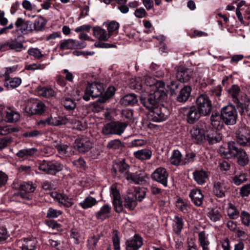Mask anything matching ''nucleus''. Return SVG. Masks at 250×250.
Wrapping results in <instances>:
<instances>
[{
	"label": "nucleus",
	"mask_w": 250,
	"mask_h": 250,
	"mask_svg": "<svg viewBox=\"0 0 250 250\" xmlns=\"http://www.w3.org/2000/svg\"><path fill=\"white\" fill-rule=\"evenodd\" d=\"M149 92V94L142 93L140 96L141 103L148 109H153L159 102L167 99V90L163 82H158Z\"/></svg>",
	"instance_id": "1"
},
{
	"label": "nucleus",
	"mask_w": 250,
	"mask_h": 250,
	"mask_svg": "<svg viewBox=\"0 0 250 250\" xmlns=\"http://www.w3.org/2000/svg\"><path fill=\"white\" fill-rule=\"evenodd\" d=\"M210 126L206 123L201 122L194 126L190 130V134L194 142L201 143L206 140V132L208 133Z\"/></svg>",
	"instance_id": "2"
},
{
	"label": "nucleus",
	"mask_w": 250,
	"mask_h": 250,
	"mask_svg": "<svg viewBox=\"0 0 250 250\" xmlns=\"http://www.w3.org/2000/svg\"><path fill=\"white\" fill-rule=\"evenodd\" d=\"M127 126L124 122H111L104 125L102 132L105 135H121Z\"/></svg>",
	"instance_id": "3"
},
{
	"label": "nucleus",
	"mask_w": 250,
	"mask_h": 250,
	"mask_svg": "<svg viewBox=\"0 0 250 250\" xmlns=\"http://www.w3.org/2000/svg\"><path fill=\"white\" fill-rule=\"evenodd\" d=\"M221 117L224 123L228 125H232L236 123L237 113L234 106L228 105L221 109Z\"/></svg>",
	"instance_id": "4"
},
{
	"label": "nucleus",
	"mask_w": 250,
	"mask_h": 250,
	"mask_svg": "<svg viewBox=\"0 0 250 250\" xmlns=\"http://www.w3.org/2000/svg\"><path fill=\"white\" fill-rule=\"evenodd\" d=\"M45 105L43 103L37 100L29 99L24 108V112L29 116L33 114H42L45 111Z\"/></svg>",
	"instance_id": "5"
},
{
	"label": "nucleus",
	"mask_w": 250,
	"mask_h": 250,
	"mask_svg": "<svg viewBox=\"0 0 250 250\" xmlns=\"http://www.w3.org/2000/svg\"><path fill=\"white\" fill-rule=\"evenodd\" d=\"M14 186L15 188H18L21 190L20 192L18 194V196L25 200L31 199V196L30 193L33 192L36 189V186L29 182H20L17 183H14Z\"/></svg>",
	"instance_id": "6"
},
{
	"label": "nucleus",
	"mask_w": 250,
	"mask_h": 250,
	"mask_svg": "<svg viewBox=\"0 0 250 250\" xmlns=\"http://www.w3.org/2000/svg\"><path fill=\"white\" fill-rule=\"evenodd\" d=\"M236 141L243 146H250V130L245 125L239 126L236 132Z\"/></svg>",
	"instance_id": "7"
},
{
	"label": "nucleus",
	"mask_w": 250,
	"mask_h": 250,
	"mask_svg": "<svg viewBox=\"0 0 250 250\" xmlns=\"http://www.w3.org/2000/svg\"><path fill=\"white\" fill-rule=\"evenodd\" d=\"M151 119L155 122H161L166 121L169 116V111L164 106H156L149 112Z\"/></svg>",
	"instance_id": "8"
},
{
	"label": "nucleus",
	"mask_w": 250,
	"mask_h": 250,
	"mask_svg": "<svg viewBox=\"0 0 250 250\" xmlns=\"http://www.w3.org/2000/svg\"><path fill=\"white\" fill-rule=\"evenodd\" d=\"M104 91L103 85L98 83H88L86 86L83 99L88 101L90 97H97L100 96Z\"/></svg>",
	"instance_id": "9"
},
{
	"label": "nucleus",
	"mask_w": 250,
	"mask_h": 250,
	"mask_svg": "<svg viewBox=\"0 0 250 250\" xmlns=\"http://www.w3.org/2000/svg\"><path fill=\"white\" fill-rule=\"evenodd\" d=\"M67 117L65 116H54L51 115L47 118L40 121L38 125H39L45 126H59L67 124Z\"/></svg>",
	"instance_id": "10"
},
{
	"label": "nucleus",
	"mask_w": 250,
	"mask_h": 250,
	"mask_svg": "<svg viewBox=\"0 0 250 250\" xmlns=\"http://www.w3.org/2000/svg\"><path fill=\"white\" fill-rule=\"evenodd\" d=\"M197 107L202 112V115H207L211 110V104L208 96L202 94L199 96L196 100Z\"/></svg>",
	"instance_id": "11"
},
{
	"label": "nucleus",
	"mask_w": 250,
	"mask_h": 250,
	"mask_svg": "<svg viewBox=\"0 0 250 250\" xmlns=\"http://www.w3.org/2000/svg\"><path fill=\"white\" fill-rule=\"evenodd\" d=\"M74 146L79 152L85 153L92 148V144L89 138L82 136L75 140Z\"/></svg>",
	"instance_id": "12"
},
{
	"label": "nucleus",
	"mask_w": 250,
	"mask_h": 250,
	"mask_svg": "<svg viewBox=\"0 0 250 250\" xmlns=\"http://www.w3.org/2000/svg\"><path fill=\"white\" fill-rule=\"evenodd\" d=\"M110 196L112 198V202L115 211L118 213L122 212L123 209V206L121 200L120 194L115 186H112L110 188Z\"/></svg>",
	"instance_id": "13"
},
{
	"label": "nucleus",
	"mask_w": 250,
	"mask_h": 250,
	"mask_svg": "<svg viewBox=\"0 0 250 250\" xmlns=\"http://www.w3.org/2000/svg\"><path fill=\"white\" fill-rule=\"evenodd\" d=\"M168 174L166 169L163 167L157 168L151 174L152 178L162 184L165 187L167 186Z\"/></svg>",
	"instance_id": "14"
},
{
	"label": "nucleus",
	"mask_w": 250,
	"mask_h": 250,
	"mask_svg": "<svg viewBox=\"0 0 250 250\" xmlns=\"http://www.w3.org/2000/svg\"><path fill=\"white\" fill-rule=\"evenodd\" d=\"M202 112L197 106L194 105L187 109L186 116L187 122L193 124L201 117Z\"/></svg>",
	"instance_id": "15"
},
{
	"label": "nucleus",
	"mask_w": 250,
	"mask_h": 250,
	"mask_svg": "<svg viewBox=\"0 0 250 250\" xmlns=\"http://www.w3.org/2000/svg\"><path fill=\"white\" fill-rule=\"evenodd\" d=\"M51 196L54 200L58 202L60 205L63 206L65 207L70 208L74 204L72 198H69L63 193L53 192L51 193Z\"/></svg>",
	"instance_id": "16"
},
{
	"label": "nucleus",
	"mask_w": 250,
	"mask_h": 250,
	"mask_svg": "<svg viewBox=\"0 0 250 250\" xmlns=\"http://www.w3.org/2000/svg\"><path fill=\"white\" fill-rule=\"evenodd\" d=\"M85 46L83 43H80L78 41L68 39L62 41L60 48L62 50L72 49L75 48H83Z\"/></svg>",
	"instance_id": "17"
},
{
	"label": "nucleus",
	"mask_w": 250,
	"mask_h": 250,
	"mask_svg": "<svg viewBox=\"0 0 250 250\" xmlns=\"http://www.w3.org/2000/svg\"><path fill=\"white\" fill-rule=\"evenodd\" d=\"M142 245V238L139 235L135 234L126 242L125 249L126 250H138Z\"/></svg>",
	"instance_id": "18"
},
{
	"label": "nucleus",
	"mask_w": 250,
	"mask_h": 250,
	"mask_svg": "<svg viewBox=\"0 0 250 250\" xmlns=\"http://www.w3.org/2000/svg\"><path fill=\"white\" fill-rule=\"evenodd\" d=\"M193 72L190 69L181 67L177 70L176 77L179 82L185 83L191 78Z\"/></svg>",
	"instance_id": "19"
},
{
	"label": "nucleus",
	"mask_w": 250,
	"mask_h": 250,
	"mask_svg": "<svg viewBox=\"0 0 250 250\" xmlns=\"http://www.w3.org/2000/svg\"><path fill=\"white\" fill-rule=\"evenodd\" d=\"M219 151L222 156L225 158H230L237 152V146L234 142H230L228 144L227 147H221Z\"/></svg>",
	"instance_id": "20"
},
{
	"label": "nucleus",
	"mask_w": 250,
	"mask_h": 250,
	"mask_svg": "<svg viewBox=\"0 0 250 250\" xmlns=\"http://www.w3.org/2000/svg\"><path fill=\"white\" fill-rule=\"evenodd\" d=\"M38 241L35 238H26L22 240V250H37Z\"/></svg>",
	"instance_id": "21"
},
{
	"label": "nucleus",
	"mask_w": 250,
	"mask_h": 250,
	"mask_svg": "<svg viewBox=\"0 0 250 250\" xmlns=\"http://www.w3.org/2000/svg\"><path fill=\"white\" fill-rule=\"evenodd\" d=\"M111 207L108 205H104L95 213V216L99 220H104L111 216Z\"/></svg>",
	"instance_id": "22"
},
{
	"label": "nucleus",
	"mask_w": 250,
	"mask_h": 250,
	"mask_svg": "<svg viewBox=\"0 0 250 250\" xmlns=\"http://www.w3.org/2000/svg\"><path fill=\"white\" fill-rule=\"evenodd\" d=\"M55 148L60 155L66 157H69L74 154L71 147L67 145L57 144L55 146Z\"/></svg>",
	"instance_id": "23"
},
{
	"label": "nucleus",
	"mask_w": 250,
	"mask_h": 250,
	"mask_svg": "<svg viewBox=\"0 0 250 250\" xmlns=\"http://www.w3.org/2000/svg\"><path fill=\"white\" fill-rule=\"evenodd\" d=\"M226 190V184L224 181H219L214 183L213 192L217 197L224 196Z\"/></svg>",
	"instance_id": "24"
},
{
	"label": "nucleus",
	"mask_w": 250,
	"mask_h": 250,
	"mask_svg": "<svg viewBox=\"0 0 250 250\" xmlns=\"http://www.w3.org/2000/svg\"><path fill=\"white\" fill-rule=\"evenodd\" d=\"M237 152L233 157L237 158V161L238 164L241 166H245L249 163L248 155L245 151L237 147Z\"/></svg>",
	"instance_id": "25"
},
{
	"label": "nucleus",
	"mask_w": 250,
	"mask_h": 250,
	"mask_svg": "<svg viewBox=\"0 0 250 250\" xmlns=\"http://www.w3.org/2000/svg\"><path fill=\"white\" fill-rule=\"evenodd\" d=\"M191 88L190 86L185 85L178 94L176 100L179 102H185L189 98Z\"/></svg>",
	"instance_id": "26"
},
{
	"label": "nucleus",
	"mask_w": 250,
	"mask_h": 250,
	"mask_svg": "<svg viewBox=\"0 0 250 250\" xmlns=\"http://www.w3.org/2000/svg\"><path fill=\"white\" fill-rule=\"evenodd\" d=\"M5 121L7 123H14L17 122L20 118V115L14 109L8 108L5 111Z\"/></svg>",
	"instance_id": "27"
},
{
	"label": "nucleus",
	"mask_w": 250,
	"mask_h": 250,
	"mask_svg": "<svg viewBox=\"0 0 250 250\" xmlns=\"http://www.w3.org/2000/svg\"><path fill=\"white\" fill-rule=\"evenodd\" d=\"M189 197L193 203L197 206H200L203 202V195L200 190L193 189L189 193Z\"/></svg>",
	"instance_id": "28"
},
{
	"label": "nucleus",
	"mask_w": 250,
	"mask_h": 250,
	"mask_svg": "<svg viewBox=\"0 0 250 250\" xmlns=\"http://www.w3.org/2000/svg\"><path fill=\"white\" fill-rule=\"evenodd\" d=\"M222 136L214 130L209 129L208 133L206 132V140L209 144H214L220 141Z\"/></svg>",
	"instance_id": "29"
},
{
	"label": "nucleus",
	"mask_w": 250,
	"mask_h": 250,
	"mask_svg": "<svg viewBox=\"0 0 250 250\" xmlns=\"http://www.w3.org/2000/svg\"><path fill=\"white\" fill-rule=\"evenodd\" d=\"M210 122L212 126L217 129L222 128L224 123L221 117V115H220L217 113L212 114L210 117Z\"/></svg>",
	"instance_id": "30"
},
{
	"label": "nucleus",
	"mask_w": 250,
	"mask_h": 250,
	"mask_svg": "<svg viewBox=\"0 0 250 250\" xmlns=\"http://www.w3.org/2000/svg\"><path fill=\"white\" fill-rule=\"evenodd\" d=\"M183 156L178 150H174L169 159V163L174 166L183 165Z\"/></svg>",
	"instance_id": "31"
},
{
	"label": "nucleus",
	"mask_w": 250,
	"mask_h": 250,
	"mask_svg": "<svg viewBox=\"0 0 250 250\" xmlns=\"http://www.w3.org/2000/svg\"><path fill=\"white\" fill-rule=\"evenodd\" d=\"M193 174L194 179L199 185L205 183L208 178L207 172L202 169L195 171Z\"/></svg>",
	"instance_id": "32"
},
{
	"label": "nucleus",
	"mask_w": 250,
	"mask_h": 250,
	"mask_svg": "<svg viewBox=\"0 0 250 250\" xmlns=\"http://www.w3.org/2000/svg\"><path fill=\"white\" fill-rule=\"evenodd\" d=\"M93 33L94 36L99 40L107 41L110 38L106 31L100 27H94Z\"/></svg>",
	"instance_id": "33"
},
{
	"label": "nucleus",
	"mask_w": 250,
	"mask_h": 250,
	"mask_svg": "<svg viewBox=\"0 0 250 250\" xmlns=\"http://www.w3.org/2000/svg\"><path fill=\"white\" fill-rule=\"evenodd\" d=\"M134 156L141 160L149 159L152 155V151L149 149H141L134 152Z\"/></svg>",
	"instance_id": "34"
},
{
	"label": "nucleus",
	"mask_w": 250,
	"mask_h": 250,
	"mask_svg": "<svg viewBox=\"0 0 250 250\" xmlns=\"http://www.w3.org/2000/svg\"><path fill=\"white\" fill-rule=\"evenodd\" d=\"M37 150L35 148L22 149L19 150L16 155L21 158L25 159L29 157L34 156L37 152Z\"/></svg>",
	"instance_id": "35"
},
{
	"label": "nucleus",
	"mask_w": 250,
	"mask_h": 250,
	"mask_svg": "<svg viewBox=\"0 0 250 250\" xmlns=\"http://www.w3.org/2000/svg\"><path fill=\"white\" fill-rule=\"evenodd\" d=\"M4 86L8 88H15L18 87L21 83V80L20 78H8L4 79Z\"/></svg>",
	"instance_id": "36"
},
{
	"label": "nucleus",
	"mask_w": 250,
	"mask_h": 250,
	"mask_svg": "<svg viewBox=\"0 0 250 250\" xmlns=\"http://www.w3.org/2000/svg\"><path fill=\"white\" fill-rule=\"evenodd\" d=\"M137 205L136 200L133 194H129L125 197L124 206L130 209L133 210Z\"/></svg>",
	"instance_id": "37"
},
{
	"label": "nucleus",
	"mask_w": 250,
	"mask_h": 250,
	"mask_svg": "<svg viewBox=\"0 0 250 250\" xmlns=\"http://www.w3.org/2000/svg\"><path fill=\"white\" fill-rule=\"evenodd\" d=\"M113 169L115 173L119 171L121 173L125 174L128 171L129 166L124 161H122L115 163L113 165Z\"/></svg>",
	"instance_id": "38"
},
{
	"label": "nucleus",
	"mask_w": 250,
	"mask_h": 250,
	"mask_svg": "<svg viewBox=\"0 0 250 250\" xmlns=\"http://www.w3.org/2000/svg\"><path fill=\"white\" fill-rule=\"evenodd\" d=\"M198 240L200 246L203 250H208V245L209 242L208 239V235L206 234L204 231H201L198 234Z\"/></svg>",
	"instance_id": "39"
},
{
	"label": "nucleus",
	"mask_w": 250,
	"mask_h": 250,
	"mask_svg": "<svg viewBox=\"0 0 250 250\" xmlns=\"http://www.w3.org/2000/svg\"><path fill=\"white\" fill-rule=\"evenodd\" d=\"M207 215L209 219L214 222L220 221L222 217L220 209L217 208L210 209L208 212Z\"/></svg>",
	"instance_id": "40"
},
{
	"label": "nucleus",
	"mask_w": 250,
	"mask_h": 250,
	"mask_svg": "<svg viewBox=\"0 0 250 250\" xmlns=\"http://www.w3.org/2000/svg\"><path fill=\"white\" fill-rule=\"evenodd\" d=\"M9 47L10 49L14 50L16 52H21L22 50L26 49V47L23 45L22 42L16 39H13L9 42Z\"/></svg>",
	"instance_id": "41"
},
{
	"label": "nucleus",
	"mask_w": 250,
	"mask_h": 250,
	"mask_svg": "<svg viewBox=\"0 0 250 250\" xmlns=\"http://www.w3.org/2000/svg\"><path fill=\"white\" fill-rule=\"evenodd\" d=\"M97 203L96 200L91 197L88 196L86 197L83 202L80 203L79 205L83 209H87L92 207Z\"/></svg>",
	"instance_id": "42"
},
{
	"label": "nucleus",
	"mask_w": 250,
	"mask_h": 250,
	"mask_svg": "<svg viewBox=\"0 0 250 250\" xmlns=\"http://www.w3.org/2000/svg\"><path fill=\"white\" fill-rule=\"evenodd\" d=\"M137 99L134 94H130L125 96L121 100V102L125 105H133L136 103Z\"/></svg>",
	"instance_id": "43"
},
{
	"label": "nucleus",
	"mask_w": 250,
	"mask_h": 250,
	"mask_svg": "<svg viewBox=\"0 0 250 250\" xmlns=\"http://www.w3.org/2000/svg\"><path fill=\"white\" fill-rule=\"evenodd\" d=\"M39 94L44 97L50 98L56 95V92L51 87H43L39 90Z\"/></svg>",
	"instance_id": "44"
},
{
	"label": "nucleus",
	"mask_w": 250,
	"mask_h": 250,
	"mask_svg": "<svg viewBox=\"0 0 250 250\" xmlns=\"http://www.w3.org/2000/svg\"><path fill=\"white\" fill-rule=\"evenodd\" d=\"M247 176L244 173H239L235 174L232 178L233 183L239 186L244 182L247 181Z\"/></svg>",
	"instance_id": "45"
},
{
	"label": "nucleus",
	"mask_w": 250,
	"mask_h": 250,
	"mask_svg": "<svg viewBox=\"0 0 250 250\" xmlns=\"http://www.w3.org/2000/svg\"><path fill=\"white\" fill-rule=\"evenodd\" d=\"M119 24L115 21H111L107 25V29L109 36L113 34H117L118 32Z\"/></svg>",
	"instance_id": "46"
},
{
	"label": "nucleus",
	"mask_w": 250,
	"mask_h": 250,
	"mask_svg": "<svg viewBox=\"0 0 250 250\" xmlns=\"http://www.w3.org/2000/svg\"><path fill=\"white\" fill-rule=\"evenodd\" d=\"M19 128L11 125L0 126V135H6L13 132H18Z\"/></svg>",
	"instance_id": "47"
},
{
	"label": "nucleus",
	"mask_w": 250,
	"mask_h": 250,
	"mask_svg": "<svg viewBox=\"0 0 250 250\" xmlns=\"http://www.w3.org/2000/svg\"><path fill=\"white\" fill-rule=\"evenodd\" d=\"M63 167V165L60 163H50L48 174L54 175L57 172L61 171Z\"/></svg>",
	"instance_id": "48"
},
{
	"label": "nucleus",
	"mask_w": 250,
	"mask_h": 250,
	"mask_svg": "<svg viewBox=\"0 0 250 250\" xmlns=\"http://www.w3.org/2000/svg\"><path fill=\"white\" fill-rule=\"evenodd\" d=\"M45 24L44 19L41 16L39 17L34 21V29L38 31H41L44 28Z\"/></svg>",
	"instance_id": "49"
},
{
	"label": "nucleus",
	"mask_w": 250,
	"mask_h": 250,
	"mask_svg": "<svg viewBox=\"0 0 250 250\" xmlns=\"http://www.w3.org/2000/svg\"><path fill=\"white\" fill-rule=\"evenodd\" d=\"M122 143L119 139L109 141L106 145V148L110 149H120L122 147Z\"/></svg>",
	"instance_id": "50"
},
{
	"label": "nucleus",
	"mask_w": 250,
	"mask_h": 250,
	"mask_svg": "<svg viewBox=\"0 0 250 250\" xmlns=\"http://www.w3.org/2000/svg\"><path fill=\"white\" fill-rule=\"evenodd\" d=\"M17 69V66H13L11 67H6L1 70L0 75L4 77V79L9 78V75L15 72Z\"/></svg>",
	"instance_id": "51"
},
{
	"label": "nucleus",
	"mask_w": 250,
	"mask_h": 250,
	"mask_svg": "<svg viewBox=\"0 0 250 250\" xmlns=\"http://www.w3.org/2000/svg\"><path fill=\"white\" fill-rule=\"evenodd\" d=\"M174 222L173 229L176 233H178L181 231L183 227V219L178 216H175Z\"/></svg>",
	"instance_id": "52"
},
{
	"label": "nucleus",
	"mask_w": 250,
	"mask_h": 250,
	"mask_svg": "<svg viewBox=\"0 0 250 250\" xmlns=\"http://www.w3.org/2000/svg\"><path fill=\"white\" fill-rule=\"evenodd\" d=\"M63 104L67 110H72L76 107V103L69 98H65L63 101Z\"/></svg>",
	"instance_id": "53"
},
{
	"label": "nucleus",
	"mask_w": 250,
	"mask_h": 250,
	"mask_svg": "<svg viewBox=\"0 0 250 250\" xmlns=\"http://www.w3.org/2000/svg\"><path fill=\"white\" fill-rule=\"evenodd\" d=\"M239 212L231 204H229L228 208V215L231 219H236L239 216Z\"/></svg>",
	"instance_id": "54"
},
{
	"label": "nucleus",
	"mask_w": 250,
	"mask_h": 250,
	"mask_svg": "<svg viewBox=\"0 0 250 250\" xmlns=\"http://www.w3.org/2000/svg\"><path fill=\"white\" fill-rule=\"evenodd\" d=\"M240 89L239 87L236 85H233L231 88L229 90V92L233 98L234 102L238 103V99L237 96L239 94Z\"/></svg>",
	"instance_id": "55"
},
{
	"label": "nucleus",
	"mask_w": 250,
	"mask_h": 250,
	"mask_svg": "<svg viewBox=\"0 0 250 250\" xmlns=\"http://www.w3.org/2000/svg\"><path fill=\"white\" fill-rule=\"evenodd\" d=\"M144 86H146L147 87H144L145 90L149 91V89L150 88V91L152 90L153 86L156 85L158 82L155 83L154 80L150 77H146L145 78ZM160 81H159V82Z\"/></svg>",
	"instance_id": "56"
},
{
	"label": "nucleus",
	"mask_w": 250,
	"mask_h": 250,
	"mask_svg": "<svg viewBox=\"0 0 250 250\" xmlns=\"http://www.w3.org/2000/svg\"><path fill=\"white\" fill-rule=\"evenodd\" d=\"M67 119L68 120L67 122V124H70L72 125L74 128L80 130L83 129V127L82 125V124L79 120H77L73 118H67Z\"/></svg>",
	"instance_id": "57"
},
{
	"label": "nucleus",
	"mask_w": 250,
	"mask_h": 250,
	"mask_svg": "<svg viewBox=\"0 0 250 250\" xmlns=\"http://www.w3.org/2000/svg\"><path fill=\"white\" fill-rule=\"evenodd\" d=\"M135 195L134 198L138 201H142L146 196V191L144 189L140 188L139 187L135 188Z\"/></svg>",
	"instance_id": "58"
},
{
	"label": "nucleus",
	"mask_w": 250,
	"mask_h": 250,
	"mask_svg": "<svg viewBox=\"0 0 250 250\" xmlns=\"http://www.w3.org/2000/svg\"><path fill=\"white\" fill-rule=\"evenodd\" d=\"M28 53L38 59H40L43 56L40 50L37 48H30L28 50Z\"/></svg>",
	"instance_id": "59"
},
{
	"label": "nucleus",
	"mask_w": 250,
	"mask_h": 250,
	"mask_svg": "<svg viewBox=\"0 0 250 250\" xmlns=\"http://www.w3.org/2000/svg\"><path fill=\"white\" fill-rule=\"evenodd\" d=\"M62 212L53 208H50L47 210V217L48 218H56L60 216Z\"/></svg>",
	"instance_id": "60"
},
{
	"label": "nucleus",
	"mask_w": 250,
	"mask_h": 250,
	"mask_svg": "<svg viewBox=\"0 0 250 250\" xmlns=\"http://www.w3.org/2000/svg\"><path fill=\"white\" fill-rule=\"evenodd\" d=\"M241 218L242 223L246 226H249L250 224V214L245 211H243L241 212Z\"/></svg>",
	"instance_id": "61"
},
{
	"label": "nucleus",
	"mask_w": 250,
	"mask_h": 250,
	"mask_svg": "<svg viewBox=\"0 0 250 250\" xmlns=\"http://www.w3.org/2000/svg\"><path fill=\"white\" fill-rule=\"evenodd\" d=\"M21 32L24 34H27L32 31L31 22L27 21L24 22L22 27L20 28Z\"/></svg>",
	"instance_id": "62"
},
{
	"label": "nucleus",
	"mask_w": 250,
	"mask_h": 250,
	"mask_svg": "<svg viewBox=\"0 0 250 250\" xmlns=\"http://www.w3.org/2000/svg\"><path fill=\"white\" fill-rule=\"evenodd\" d=\"M134 81V83L133 82H132L131 86L134 88L138 90H141L143 88L144 86V83L142 82V80L141 78H136Z\"/></svg>",
	"instance_id": "63"
},
{
	"label": "nucleus",
	"mask_w": 250,
	"mask_h": 250,
	"mask_svg": "<svg viewBox=\"0 0 250 250\" xmlns=\"http://www.w3.org/2000/svg\"><path fill=\"white\" fill-rule=\"evenodd\" d=\"M240 195L243 196H248L250 194V184H246L242 187L240 191Z\"/></svg>",
	"instance_id": "64"
}]
</instances>
